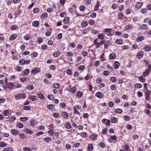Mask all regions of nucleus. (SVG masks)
Segmentation results:
<instances>
[{"label":"nucleus","mask_w":151,"mask_h":151,"mask_svg":"<svg viewBox=\"0 0 151 151\" xmlns=\"http://www.w3.org/2000/svg\"><path fill=\"white\" fill-rule=\"evenodd\" d=\"M28 119V118L27 117H22L20 118V120L21 121H26V120H27Z\"/></svg>","instance_id":"56"},{"label":"nucleus","mask_w":151,"mask_h":151,"mask_svg":"<svg viewBox=\"0 0 151 151\" xmlns=\"http://www.w3.org/2000/svg\"><path fill=\"white\" fill-rule=\"evenodd\" d=\"M99 146L102 148H104L105 146V144L103 142H100L99 144Z\"/></svg>","instance_id":"43"},{"label":"nucleus","mask_w":151,"mask_h":151,"mask_svg":"<svg viewBox=\"0 0 151 151\" xmlns=\"http://www.w3.org/2000/svg\"><path fill=\"white\" fill-rule=\"evenodd\" d=\"M144 50L146 51L151 50V47L150 46H146L144 48Z\"/></svg>","instance_id":"39"},{"label":"nucleus","mask_w":151,"mask_h":151,"mask_svg":"<svg viewBox=\"0 0 151 151\" xmlns=\"http://www.w3.org/2000/svg\"><path fill=\"white\" fill-rule=\"evenodd\" d=\"M99 61L97 60L93 64V65L96 67L98 66L99 64Z\"/></svg>","instance_id":"62"},{"label":"nucleus","mask_w":151,"mask_h":151,"mask_svg":"<svg viewBox=\"0 0 151 151\" xmlns=\"http://www.w3.org/2000/svg\"><path fill=\"white\" fill-rule=\"evenodd\" d=\"M81 136L83 137H87V134L85 132H82L81 134Z\"/></svg>","instance_id":"45"},{"label":"nucleus","mask_w":151,"mask_h":151,"mask_svg":"<svg viewBox=\"0 0 151 151\" xmlns=\"http://www.w3.org/2000/svg\"><path fill=\"white\" fill-rule=\"evenodd\" d=\"M111 119V122L114 123H115L118 121V119L115 117H113Z\"/></svg>","instance_id":"32"},{"label":"nucleus","mask_w":151,"mask_h":151,"mask_svg":"<svg viewBox=\"0 0 151 151\" xmlns=\"http://www.w3.org/2000/svg\"><path fill=\"white\" fill-rule=\"evenodd\" d=\"M30 123V124L32 126H34L37 124V122L35 120H31Z\"/></svg>","instance_id":"28"},{"label":"nucleus","mask_w":151,"mask_h":151,"mask_svg":"<svg viewBox=\"0 0 151 151\" xmlns=\"http://www.w3.org/2000/svg\"><path fill=\"white\" fill-rule=\"evenodd\" d=\"M143 54L144 53L143 51H140L137 53V57L138 58H141L143 57Z\"/></svg>","instance_id":"9"},{"label":"nucleus","mask_w":151,"mask_h":151,"mask_svg":"<svg viewBox=\"0 0 151 151\" xmlns=\"http://www.w3.org/2000/svg\"><path fill=\"white\" fill-rule=\"evenodd\" d=\"M98 38L97 39H100L103 40L104 39V36L102 34H100L98 36Z\"/></svg>","instance_id":"25"},{"label":"nucleus","mask_w":151,"mask_h":151,"mask_svg":"<svg viewBox=\"0 0 151 151\" xmlns=\"http://www.w3.org/2000/svg\"><path fill=\"white\" fill-rule=\"evenodd\" d=\"M91 31L92 33H93L94 34H96L99 32L97 30H96L94 29H92L91 30Z\"/></svg>","instance_id":"63"},{"label":"nucleus","mask_w":151,"mask_h":151,"mask_svg":"<svg viewBox=\"0 0 151 151\" xmlns=\"http://www.w3.org/2000/svg\"><path fill=\"white\" fill-rule=\"evenodd\" d=\"M65 127L67 129H70L71 128V124L69 122H66L65 125Z\"/></svg>","instance_id":"11"},{"label":"nucleus","mask_w":151,"mask_h":151,"mask_svg":"<svg viewBox=\"0 0 151 151\" xmlns=\"http://www.w3.org/2000/svg\"><path fill=\"white\" fill-rule=\"evenodd\" d=\"M95 96L98 98L102 99L104 97V94L100 92H98L96 93Z\"/></svg>","instance_id":"3"},{"label":"nucleus","mask_w":151,"mask_h":151,"mask_svg":"<svg viewBox=\"0 0 151 151\" xmlns=\"http://www.w3.org/2000/svg\"><path fill=\"white\" fill-rule=\"evenodd\" d=\"M76 90V87L75 86H74L71 89L70 91L72 93H74L75 92Z\"/></svg>","instance_id":"46"},{"label":"nucleus","mask_w":151,"mask_h":151,"mask_svg":"<svg viewBox=\"0 0 151 151\" xmlns=\"http://www.w3.org/2000/svg\"><path fill=\"white\" fill-rule=\"evenodd\" d=\"M133 27L132 25L130 24L127 26L126 27V30H129L131 29Z\"/></svg>","instance_id":"55"},{"label":"nucleus","mask_w":151,"mask_h":151,"mask_svg":"<svg viewBox=\"0 0 151 151\" xmlns=\"http://www.w3.org/2000/svg\"><path fill=\"white\" fill-rule=\"evenodd\" d=\"M24 38L25 40H28L30 38V36L28 34H27L24 37Z\"/></svg>","instance_id":"54"},{"label":"nucleus","mask_w":151,"mask_h":151,"mask_svg":"<svg viewBox=\"0 0 151 151\" xmlns=\"http://www.w3.org/2000/svg\"><path fill=\"white\" fill-rule=\"evenodd\" d=\"M48 17V14L47 13H43L42 15V18H47Z\"/></svg>","instance_id":"60"},{"label":"nucleus","mask_w":151,"mask_h":151,"mask_svg":"<svg viewBox=\"0 0 151 151\" xmlns=\"http://www.w3.org/2000/svg\"><path fill=\"white\" fill-rule=\"evenodd\" d=\"M30 72L29 69H27L25 70L24 71V74L26 75H28L29 74Z\"/></svg>","instance_id":"50"},{"label":"nucleus","mask_w":151,"mask_h":151,"mask_svg":"<svg viewBox=\"0 0 151 151\" xmlns=\"http://www.w3.org/2000/svg\"><path fill=\"white\" fill-rule=\"evenodd\" d=\"M146 93H145V96H149V95H150V90H149L148 89H146Z\"/></svg>","instance_id":"52"},{"label":"nucleus","mask_w":151,"mask_h":151,"mask_svg":"<svg viewBox=\"0 0 151 151\" xmlns=\"http://www.w3.org/2000/svg\"><path fill=\"white\" fill-rule=\"evenodd\" d=\"M40 69L39 68H35L32 70L31 73L32 74H35L36 73L40 72Z\"/></svg>","instance_id":"7"},{"label":"nucleus","mask_w":151,"mask_h":151,"mask_svg":"<svg viewBox=\"0 0 151 151\" xmlns=\"http://www.w3.org/2000/svg\"><path fill=\"white\" fill-rule=\"evenodd\" d=\"M38 96L40 99L42 100L44 99H45L44 96L43 94L42 93H40L38 95Z\"/></svg>","instance_id":"42"},{"label":"nucleus","mask_w":151,"mask_h":151,"mask_svg":"<svg viewBox=\"0 0 151 151\" xmlns=\"http://www.w3.org/2000/svg\"><path fill=\"white\" fill-rule=\"evenodd\" d=\"M99 1H97V2L96 4V5L94 8V11H96L97 10H98L99 9Z\"/></svg>","instance_id":"26"},{"label":"nucleus","mask_w":151,"mask_h":151,"mask_svg":"<svg viewBox=\"0 0 151 151\" xmlns=\"http://www.w3.org/2000/svg\"><path fill=\"white\" fill-rule=\"evenodd\" d=\"M111 44V43L109 41H107L105 42L104 44V47L105 48L107 49L108 46Z\"/></svg>","instance_id":"16"},{"label":"nucleus","mask_w":151,"mask_h":151,"mask_svg":"<svg viewBox=\"0 0 151 151\" xmlns=\"http://www.w3.org/2000/svg\"><path fill=\"white\" fill-rule=\"evenodd\" d=\"M69 21V18L68 17H65L63 22L64 24H67Z\"/></svg>","instance_id":"27"},{"label":"nucleus","mask_w":151,"mask_h":151,"mask_svg":"<svg viewBox=\"0 0 151 151\" xmlns=\"http://www.w3.org/2000/svg\"><path fill=\"white\" fill-rule=\"evenodd\" d=\"M17 35L16 34L12 35L10 37L9 39L11 40H13L15 39L17 37Z\"/></svg>","instance_id":"23"},{"label":"nucleus","mask_w":151,"mask_h":151,"mask_svg":"<svg viewBox=\"0 0 151 151\" xmlns=\"http://www.w3.org/2000/svg\"><path fill=\"white\" fill-rule=\"evenodd\" d=\"M91 139L93 140H95L97 138V135L96 134H92L91 136Z\"/></svg>","instance_id":"20"},{"label":"nucleus","mask_w":151,"mask_h":151,"mask_svg":"<svg viewBox=\"0 0 151 151\" xmlns=\"http://www.w3.org/2000/svg\"><path fill=\"white\" fill-rule=\"evenodd\" d=\"M13 149L11 147H7L3 149V151H13Z\"/></svg>","instance_id":"36"},{"label":"nucleus","mask_w":151,"mask_h":151,"mask_svg":"<svg viewBox=\"0 0 151 151\" xmlns=\"http://www.w3.org/2000/svg\"><path fill=\"white\" fill-rule=\"evenodd\" d=\"M39 24L40 23L39 21H35L32 23V26L35 27H37Z\"/></svg>","instance_id":"10"},{"label":"nucleus","mask_w":151,"mask_h":151,"mask_svg":"<svg viewBox=\"0 0 151 151\" xmlns=\"http://www.w3.org/2000/svg\"><path fill=\"white\" fill-rule=\"evenodd\" d=\"M3 114L5 116H8L9 114V112L7 110H5L3 111Z\"/></svg>","instance_id":"38"},{"label":"nucleus","mask_w":151,"mask_h":151,"mask_svg":"<svg viewBox=\"0 0 151 151\" xmlns=\"http://www.w3.org/2000/svg\"><path fill=\"white\" fill-rule=\"evenodd\" d=\"M7 144L3 142H0V147H4L6 146Z\"/></svg>","instance_id":"49"},{"label":"nucleus","mask_w":151,"mask_h":151,"mask_svg":"<svg viewBox=\"0 0 151 151\" xmlns=\"http://www.w3.org/2000/svg\"><path fill=\"white\" fill-rule=\"evenodd\" d=\"M110 81L113 82H115L117 80V79L114 77H111L110 78Z\"/></svg>","instance_id":"35"},{"label":"nucleus","mask_w":151,"mask_h":151,"mask_svg":"<svg viewBox=\"0 0 151 151\" xmlns=\"http://www.w3.org/2000/svg\"><path fill=\"white\" fill-rule=\"evenodd\" d=\"M145 39L144 37L142 36H140L137 38V42H140L143 40Z\"/></svg>","instance_id":"22"},{"label":"nucleus","mask_w":151,"mask_h":151,"mask_svg":"<svg viewBox=\"0 0 151 151\" xmlns=\"http://www.w3.org/2000/svg\"><path fill=\"white\" fill-rule=\"evenodd\" d=\"M114 112H115L116 113L120 114L123 112V110L121 109H117L114 110Z\"/></svg>","instance_id":"18"},{"label":"nucleus","mask_w":151,"mask_h":151,"mask_svg":"<svg viewBox=\"0 0 151 151\" xmlns=\"http://www.w3.org/2000/svg\"><path fill=\"white\" fill-rule=\"evenodd\" d=\"M39 11V9L37 8H35L33 10V12L35 13H36L38 12Z\"/></svg>","instance_id":"58"},{"label":"nucleus","mask_w":151,"mask_h":151,"mask_svg":"<svg viewBox=\"0 0 151 151\" xmlns=\"http://www.w3.org/2000/svg\"><path fill=\"white\" fill-rule=\"evenodd\" d=\"M88 147L89 151H92L93 150V147L92 144H89L88 145Z\"/></svg>","instance_id":"33"},{"label":"nucleus","mask_w":151,"mask_h":151,"mask_svg":"<svg viewBox=\"0 0 151 151\" xmlns=\"http://www.w3.org/2000/svg\"><path fill=\"white\" fill-rule=\"evenodd\" d=\"M14 84L12 83H10L8 85V88L10 89L12 88L14 86Z\"/></svg>","instance_id":"30"},{"label":"nucleus","mask_w":151,"mask_h":151,"mask_svg":"<svg viewBox=\"0 0 151 151\" xmlns=\"http://www.w3.org/2000/svg\"><path fill=\"white\" fill-rule=\"evenodd\" d=\"M32 55V57L34 58H36L38 55V53L37 52H34L33 53Z\"/></svg>","instance_id":"59"},{"label":"nucleus","mask_w":151,"mask_h":151,"mask_svg":"<svg viewBox=\"0 0 151 151\" xmlns=\"http://www.w3.org/2000/svg\"><path fill=\"white\" fill-rule=\"evenodd\" d=\"M115 43L117 44L121 45L122 43V40L119 39L115 41Z\"/></svg>","instance_id":"44"},{"label":"nucleus","mask_w":151,"mask_h":151,"mask_svg":"<svg viewBox=\"0 0 151 151\" xmlns=\"http://www.w3.org/2000/svg\"><path fill=\"white\" fill-rule=\"evenodd\" d=\"M83 96V93L81 91H78L76 93V96H77L79 98H81Z\"/></svg>","instance_id":"24"},{"label":"nucleus","mask_w":151,"mask_h":151,"mask_svg":"<svg viewBox=\"0 0 151 151\" xmlns=\"http://www.w3.org/2000/svg\"><path fill=\"white\" fill-rule=\"evenodd\" d=\"M143 5L142 2H139L136 4V8L137 10L139 9Z\"/></svg>","instance_id":"13"},{"label":"nucleus","mask_w":151,"mask_h":151,"mask_svg":"<svg viewBox=\"0 0 151 151\" xmlns=\"http://www.w3.org/2000/svg\"><path fill=\"white\" fill-rule=\"evenodd\" d=\"M29 98L32 101H35L37 99V97L35 96H29Z\"/></svg>","instance_id":"15"},{"label":"nucleus","mask_w":151,"mask_h":151,"mask_svg":"<svg viewBox=\"0 0 151 151\" xmlns=\"http://www.w3.org/2000/svg\"><path fill=\"white\" fill-rule=\"evenodd\" d=\"M19 137L22 139H24L25 138V135L23 133H21L19 134Z\"/></svg>","instance_id":"53"},{"label":"nucleus","mask_w":151,"mask_h":151,"mask_svg":"<svg viewBox=\"0 0 151 151\" xmlns=\"http://www.w3.org/2000/svg\"><path fill=\"white\" fill-rule=\"evenodd\" d=\"M26 97V95L25 94L21 93L15 96V99H24Z\"/></svg>","instance_id":"2"},{"label":"nucleus","mask_w":151,"mask_h":151,"mask_svg":"<svg viewBox=\"0 0 151 151\" xmlns=\"http://www.w3.org/2000/svg\"><path fill=\"white\" fill-rule=\"evenodd\" d=\"M47 98L50 100H53L54 99V97L52 94H49L47 96Z\"/></svg>","instance_id":"34"},{"label":"nucleus","mask_w":151,"mask_h":151,"mask_svg":"<svg viewBox=\"0 0 151 151\" xmlns=\"http://www.w3.org/2000/svg\"><path fill=\"white\" fill-rule=\"evenodd\" d=\"M150 69H147L143 73V75L144 76H147L148 75L150 72Z\"/></svg>","instance_id":"19"},{"label":"nucleus","mask_w":151,"mask_h":151,"mask_svg":"<svg viewBox=\"0 0 151 151\" xmlns=\"http://www.w3.org/2000/svg\"><path fill=\"white\" fill-rule=\"evenodd\" d=\"M102 122L107 125H109L110 124V121L106 119H103Z\"/></svg>","instance_id":"8"},{"label":"nucleus","mask_w":151,"mask_h":151,"mask_svg":"<svg viewBox=\"0 0 151 151\" xmlns=\"http://www.w3.org/2000/svg\"><path fill=\"white\" fill-rule=\"evenodd\" d=\"M141 29H145L147 28V26L145 24H142L140 26Z\"/></svg>","instance_id":"41"},{"label":"nucleus","mask_w":151,"mask_h":151,"mask_svg":"<svg viewBox=\"0 0 151 151\" xmlns=\"http://www.w3.org/2000/svg\"><path fill=\"white\" fill-rule=\"evenodd\" d=\"M98 41H99L98 40V39L97 38L95 39L94 41V45L96 46V48H99L100 47L101 45L100 42H98Z\"/></svg>","instance_id":"5"},{"label":"nucleus","mask_w":151,"mask_h":151,"mask_svg":"<svg viewBox=\"0 0 151 151\" xmlns=\"http://www.w3.org/2000/svg\"><path fill=\"white\" fill-rule=\"evenodd\" d=\"M141 12L143 14H145L147 12V10L145 9H142L141 10Z\"/></svg>","instance_id":"64"},{"label":"nucleus","mask_w":151,"mask_h":151,"mask_svg":"<svg viewBox=\"0 0 151 151\" xmlns=\"http://www.w3.org/2000/svg\"><path fill=\"white\" fill-rule=\"evenodd\" d=\"M66 72V73L69 75H70L72 73V71L70 69H68Z\"/></svg>","instance_id":"48"},{"label":"nucleus","mask_w":151,"mask_h":151,"mask_svg":"<svg viewBox=\"0 0 151 151\" xmlns=\"http://www.w3.org/2000/svg\"><path fill=\"white\" fill-rule=\"evenodd\" d=\"M107 128H104L103 129V130L102 131V133L103 134H105L107 132Z\"/></svg>","instance_id":"57"},{"label":"nucleus","mask_w":151,"mask_h":151,"mask_svg":"<svg viewBox=\"0 0 151 151\" xmlns=\"http://www.w3.org/2000/svg\"><path fill=\"white\" fill-rule=\"evenodd\" d=\"M88 22L86 21H84L82 22L81 23V25L83 27H86L88 25Z\"/></svg>","instance_id":"31"},{"label":"nucleus","mask_w":151,"mask_h":151,"mask_svg":"<svg viewBox=\"0 0 151 151\" xmlns=\"http://www.w3.org/2000/svg\"><path fill=\"white\" fill-rule=\"evenodd\" d=\"M61 54V52L59 50H57L53 54V56L56 58L59 57Z\"/></svg>","instance_id":"6"},{"label":"nucleus","mask_w":151,"mask_h":151,"mask_svg":"<svg viewBox=\"0 0 151 151\" xmlns=\"http://www.w3.org/2000/svg\"><path fill=\"white\" fill-rule=\"evenodd\" d=\"M139 80L142 81V82H144L145 81V79L142 76H140L139 77Z\"/></svg>","instance_id":"47"},{"label":"nucleus","mask_w":151,"mask_h":151,"mask_svg":"<svg viewBox=\"0 0 151 151\" xmlns=\"http://www.w3.org/2000/svg\"><path fill=\"white\" fill-rule=\"evenodd\" d=\"M24 132H26V133L30 134H33V132L32 131L30 130V129H25L24 130Z\"/></svg>","instance_id":"21"},{"label":"nucleus","mask_w":151,"mask_h":151,"mask_svg":"<svg viewBox=\"0 0 151 151\" xmlns=\"http://www.w3.org/2000/svg\"><path fill=\"white\" fill-rule=\"evenodd\" d=\"M119 65V63L118 61H116L115 62L114 64V67L115 69H118Z\"/></svg>","instance_id":"17"},{"label":"nucleus","mask_w":151,"mask_h":151,"mask_svg":"<svg viewBox=\"0 0 151 151\" xmlns=\"http://www.w3.org/2000/svg\"><path fill=\"white\" fill-rule=\"evenodd\" d=\"M19 63L22 65H23L24 64H28L30 63V60H25L24 59H20L19 61Z\"/></svg>","instance_id":"1"},{"label":"nucleus","mask_w":151,"mask_h":151,"mask_svg":"<svg viewBox=\"0 0 151 151\" xmlns=\"http://www.w3.org/2000/svg\"><path fill=\"white\" fill-rule=\"evenodd\" d=\"M27 88L29 90H33L34 88V86L32 85H30L28 86Z\"/></svg>","instance_id":"61"},{"label":"nucleus","mask_w":151,"mask_h":151,"mask_svg":"<svg viewBox=\"0 0 151 151\" xmlns=\"http://www.w3.org/2000/svg\"><path fill=\"white\" fill-rule=\"evenodd\" d=\"M17 126L20 128H22L24 126L23 124L21 123H19L17 124Z\"/></svg>","instance_id":"40"},{"label":"nucleus","mask_w":151,"mask_h":151,"mask_svg":"<svg viewBox=\"0 0 151 151\" xmlns=\"http://www.w3.org/2000/svg\"><path fill=\"white\" fill-rule=\"evenodd\" d=\"M61 115L65 118H68L69 117V115L65 112H62L61 113Z\"/></svg>","instance_id":"12"},{"label":"nucleus","mask_w":151,"mask_h":151,"mask_svg":"<svg viewBox=\"0 0 151 151\" xmlns=\"http://www.w3.org/2000/svg\"><path fill=\"white\" fill-rule=\"evenodd\" d=\"M45 141L47 142H49L51 141L52 140V139L51 138L48 137L46 138L45 139Z\"/></svg>","instance_id":"51"},{"label":"nucleus","mask_w":151,"mask_h":151,"mask_svg":"<svg viewBox=\"0 0 151 151\" xmlns=\"http://www.w3.org/2000/svg\"><path fill=\"white\" fill-rule=\"evenodd\" d=\"M11 132L12 134L15 136L18 135L19 133V131L14 129H11Z\"/></svg>","instance_id":"4"},{"label":"nucleus","mask_w":151,"mask_h":151,"mask_svg":"<svg viewBox=\"0 0 151 151\" xmlns=\"http://www.w3.org/2000/svg\"><path fill=\"white\" fill-rule=\"evenodd\" d=\"M116 56V55L114 53H111L110 54L109 58L111 60H113L115 59Z\"/></svg>","instance_id":"14"},{"label":"nucleus","mask_w":151,"mask_h":151,"mask_svg":"<svg viewBox=\"0 0 151 151\" xmlns=\"http://www.w3.org/2000/svg\"><path fill=\"white\" fill-rule=\"evenodd\" d=\"M134 86L135 88H141L142 86V85L140 83H137L135 84L134 85Z\"/></svg>","instance_id":"29"},{"label":"nucleus","mask_w":151,"mask_h":151,"mask_svg":"<svg viewBox=\"0 0 151 151\" xmlns=\"http://www.w3.org/2000/svg\"><path fill=\"white\" fill-rule=\"evenodd\" d=\"M52 86L56 89H58L60 86L59 84L58 83H55L53 84Z\"/></svg>","instance_id":"37"}]
</instances>
